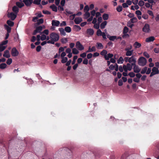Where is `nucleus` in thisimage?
<instances>
[{
  "label": "nucleus",
  "instance_id": "nucleus-56",
  "mask_svg": "<svg viewBox=\"0 0 159 159\" xmlns=\"http://www.w3.org/2000/svg\"><path fill=\"white\" fill-rule=\"evenodd\" d=\"M123 35L122 37L123 38H125L126 37H129V35L127 34V33H123Z\"/></svg>",
  "mask_w": 159,
  "mask_h": 159
},
{
  "label": "nucleus",
  "instance_id": "nucleus-1",
  "mask_svg": "<svg viewBox=\"0 0 159 159\" xmlns=\"http://www.w3.org/2000/svg\"><path fill=\"white\" fill-rule=\"evenodd\" d=\"M49 39L50 40H48L47 43H48L54 44L55 42L57 41L59 39L58 35L55 33H52L50 34Z\"/></svg>",
  "mask_w": 159,
  "mask_h": 159
},
{
  "label": "nucleus",
  "instance_id": "nucleus-37",
  "mask_svg": "<svg viewBox=\"0 0 159 159\" xmlns=\"http://www.w3.org/2000/svg\"><path fill=\"white\" fill-rule=\"evenodd\" d=\"M5 27L7 31V33H9L11 31V28L10 27H9V26H7V25H5Z\"/></svg>",
  "mask_w": 159,
  "mask_h": 159
},
{
  "label": "nucleus",
  "instance_id": "nucleus-51",
  "mask_svg": "<svg viewBox=\"0 0 159 159\" xmlns=\"http://www.w3.org/2000/svg\"><path fill=\"white\" fill-rule=\"evenodd\" d=\"M144 4V2L143 0H140L139 2V3H138L139 5L140 6H141V7L143 6Z\"/></svg>",
  "mask_w": 159,
  "mask_h": 159
},
{
  "label": "nucleus",
  "instance_id": "nucleus-26",
  "mask_svg": "<svg viewBox=\"0 0 159 159\" xmlns=\"http://www.w3.org/2000/svg\"><path fill=\"white\" fill-rule=\"evenodd\" d=\"M12 10L15 12V13L17 14L19 11V9L17 7L15 6L13 7L12 8Z\"/></svg>",
  "mask_w": 159,
  "mask_h": 159
},
{
  "label": "nucleus",
  "instance_id": "nucleus-20",
  "mask_svg": "<svg viewBox=\"0 0 159 159\" xmlns=\"http://www.w3.org/2000/svg\"><path fill=\"white\" fill-rule=\"evenodd\" d=\"M96 50V48L94 46H93L92 48H91V47H89L88 50L86 51V52H95Z\"/></svg>",
  "mask_w": 159,
  "mask_h": 159
},
{
  "label": "nucleus",
  "instance_id": "nucleus-9",
  "mask_svg": "<svg viewBox=\"0 0 159 159\" xmlns=\"http://www.w3.org/2000/svg\"><path fill=\"white\" fill-rule=\"evenodd\" d=\"M128 62L129 63H131L132 64V65H134L135 64L136 62V59L133 56H132L129 58L128 59Z\"/></svg>",
  "mask_w": 159,
  "mask_h": 159
},
{
  "label": "nucleus",
  "instance_id": "nucleus-4",
  "mask_svg": "<svg viewBox=\"0 0 159 159\" xmlns=\"http://www.w3.org/2000/svg\"><path fill=\"white\" fill-rule=\"evenodd\" d=\"M159 73V70H158V68L155 67H154L152 68V72L150 74V77H152L153 75H154L156 74H158Z\"/></svg>",
  "mask_w": 159,
  "mask_h": 159
},
{
  "label": "nucleus",
  "instance_id": "nucleus-30",
  "mask_svg": "<svg viewBox=\"0 0 159 159\" xmlns=\"http://www.w3.org/2000/svg\"><path fill=\"white\" fill-rule=\"evenodd\" d=\"M126 66H127L129 70L130 71L132 70V66H133L132 65V64H131L129 63H127Z\"/></svg>",
  "mask_w": 159,
  "mask_h": 159
},
{
  "label": "nucleus",
  "instance_id": "nucleus-34",
  "mask_svg": "<svg viewBox=\"0 0 159 159\" xmlns=\"http://www.w3.org/2000/svg\"><path fill=\"white\" fill-rule=\"evenodd\" d=\"M124 61V59L122 57H120L119 59L117 60V63L118 64L122 63Z\"/></svg>",
  "mask_w": 159,
  "mask_h": 159
},
{
  "label": "nucleus",
  "instance_id": "nucleus-64",
  "mask_svg": "<svg viewBox=\"0 0 159 159\" xmlns=\"http://www.w3.org/2000/svg\"><path fill=\"white\" fill-rule=\"evenodd\" d=\"M134 14L133 13H129V14L128 15V16L129 18H132L134 16Z\"/></svg>",
  "mask_w": 159,
  "mask_h": 159
},
{
  "label": "nucleus",
  "instance_id": "nucleus-8",
  "mask_svg": "<svg viewBox=\"0 0 159 159\" xmlns=\"http://www.w3.org/2000/svg\"><path fill=\"white\" fill-rule=\"evenodd\" d=\"M76 47L79 50H84V47L79 41H77L76 42Z\"/></svg>",
  "mask_w": 159,
  "mask_h": 159
},
{
  "label": "nucleus",
  "instance_id": "nucleus-61",
  "mask_svg": "<svg viewBox=\"0 0 159 159\" xmlns=\"http://www.w3.org/2000/svg\"><path fill=\"white\" fill-rule=\"evenodd\" d=\"M127 157V154L125 153L123 154L121 157V159H126Z\"/></svg>",
  "mask_w": 159,
  "mask_h": 159
},
{
  "label": "nucleus",
  "instance_id": "nucleus-24",
  "mask_svg": "<svg viewBox=\"0 0 159 159\" xmlns=\"http://www.w3.org/2000/svg\"><path fill=\"white\" fill-rule=\"evenodd\" d=\"M50 8H51L52 11L55 12L57 11V7L54 4H53L50 6Z\"/></svg>",
  "mask_w": 159,
  "mask_h": 159
},
{
  "label": "nucleus",
  "instance_id": "nucleus-16",
  "mask_svg": "<svg viewBox=\"0 0 159 159\" xmlns=\"http://www.w3.org/2000/svg\"><path fill=\"white\" fill-rule=\"evenodd\" d=\"M82 19L81 17H78L76 18L74 20V21L76 24H79L82 21Z\"/></svg>",
  "mask_w": 159,
  "mask_h": 159
},
{
  "label": "nucleus",
  "instance_id": "nucleus-31",
  "mask_svg": "<svg viewBox=\"0 0 159 159\" xmlns=\"http://www.w3.org/2000/svg\"><path fill=\"white\" fill-rule=\"evenodd\" d=\"M65 30L67 33H70L71 31V29L69 26H66L65 28Z\"/></svg>",
  "mask_w": 159,
  "mask_h": 159
},
{
  "label": "nucleus",
  "instance_id": "nucleus-10",
  "mask_svg": "<svg viewBox=\"0 0 159 159\" xmlns=\"http://www.w3.org/2000/svg\"><path fill=\"white\" fill-rule=\"evenodd\" d=\"M16 14L15 13H13L12 12L8 13V16L10 18L11 20H14L15 19L16 17Z\"/></svg>",
  "mask_w": 159,
  "mask_h": 159
},
{
  "label": "nucleus",
  "instance_id": "nucleus-44",
  "mask_svg": "<svg viewBox=\"0 0 159 159\" xmlns=\"http://www.w3.org/2000/svg\"><path fill=\"white\" fill-rule=\"evenodd\" d=\"M129 29L126 26H125L123 29V33H127V32L129 31Z\"/></svg>",
  "mask_w": 159,
  "mask_h": 159
},
{
  "label": "nucleus",
  "instance_id": "nucleus-35",
  "mask_svg": "<svg viewBox=\"0 0 159 159\" xmlns=\"http://www.w3.org/2000/svg\"><path fill=\"white\" fill-rule=\"evenodd\" d=\"M147 70V67H144L142 70L141 71V73L142 74H144L145 73Z\"/></svg>",
  "mask_w": 159,
  "mask_h": 159
},
{
  "label": "nucleus",
  "instance_id": "nucleus-18",
  "mask_svg": "<svg viewBox=\"0 0 159 159\" xmlns=\"http://www.w3.org/2000/svg\"><path fill=\"white\" fill-rule=\"evenodd\" d=\"M40 39L42 41H43L46 39L48 40L49 39V37L48 36H47L45 34H43L41 36Z\"/></svg>",
  "mask_w": 159,
  "mask_h": 159
},
{
  "label": "nucleus",
  "instance_id": "nucleus-41",
  "mask_svg": "<svg viewBox=\"0 0 159 159\" xmlns=\"http://www.w3.org/2000/svg\"><path fill=\"white\" fill-rule=\"evenodd\" d=\"M103 33L100 30L98 29L97 32V35L98 36H102Z\"/></svg>",
  "mask_w": 159,
  "mask_h": 159
},
{
  "label": "nucleus",
  "instance_id": "nucleus-28",
  "mask_svg": "<svg viewBox=\"0 0 159 159\" xmlns=\"http://www.w3.org/2000/svg\"><path fill=\"white\" fill-rule=\"evenodd\" d=\"M129 21H130V22L132 23H134L136 22L138 20L136 17H134L131 18Z\"/></svg>",
  "mask_w": 159,
  "mask_h": 159
},
{
  "label": "nucleus",
  "instance_id": "nucleus-3",
  "mask_svg": "<svg viewBox=\"0 0 159 159\" xmlns=\"http://www.w3.org/2000/svg\"><path fill=\"white\" fill-rule=\"evenodd\" d=\"M100 54L103 56L106 60H108L109 59V53H108L107 51L106 50H103L101 52Z\"/></svg>",
  "mask_w": 159,
  "mask_h": 159
},
{
  "label": "nucleus",
  "instance_id": "nucleus-45",
  "mask_svg": "<svg viewBox=\"0 0 159 159\" xmlns=\"http://www.w3.org/2000/svg\"><path fill=\"white\" fill-rule=\"evenodd\" d=\"M85 13L84 16L85 18H87L90 16V13L88 12H85Z\"/></svg>",
  "mask_w": 159,
  "mask_h": 159
},
{
  "label": "nucleus",
  "instance_id": "nucleus-46",
  "mask_svg": "<svg viewBox=\"0 0 159 159\" xmlns=\"http://www.w3.org/2000/svg\"><path fill=\"white\" fill-rule=\"evenodd\" d=\"M89 8L88 5H86L85 6L84 11V12H88L89 10Z\"/></svg>",
  "mask_w": 159,
  "mask_h": 159
},
{
  "label": "nucleus",
  "instance_id": "nucleus-19",
  "mask_svg": "<svg viewBox=\"0 0 159 159\" xmlns=\"http://www.w3.org/2000/svg\"><path fill=\"white\" fill-rule=\"evenodd\" d=\"M60 23V22L58 20H52V24L53 26H57L59 25Z\"/></svg>",
  "mask_w": 159,
  "mask_h": 159
},
{
  "label": "nucleus",
  "instance_id": "nucleus-60",
  "mask_svg": "<svg viewBox=\"0 0 159 159\" xmlns=\"http://www.w3.org/2000/svg\"><path fill=\"white\" fill-rule=\"evenodd\" d=\"M91 14V15L93 17V16H94L96 15V11L95 10H93L92 11H91L90 12Z\"/></svg>",
  "mask_w": 159,
  "mask_h": 159
},
{
  "label": "nucleus",
  "instance_id": "nucleus-63",
  "mask_svg": "<svg viewBox=\"0 0 159 159\" xmlns=\"http://www.w3.org/2000/svg\"><path fill=\"white\" fill-rule=\"evenodd\" d=\"M75 16L76 15L75 14L70 15L69 17L70 20H74Z\"/></svg>",
  "mask_w": 159,
  "mask_h": 159
},
{
  "label": "nucleus",
  "instance_id": "nucleus-14",
  "mask_svg": "<svg viewBox=\"0 0 159 159\" xmlns=\"http://www.w3.org/2000/svg\"><path fill=\"white\" fill-rule=\"evenodd\" d=\"M131 49V48L130 49L128 48H125V50L127 51L126 53V55L127 56H130L132 54L133 51V50L130 51L129 50V49Z\"/></svg>",
  "mask_w": 159,
  "mask_h": 159
},
{
  "label": "nucleus",
  "instance_id": "nucleus-11",
  "mask_svg": "<svg viewBox=\"0 0 159 159\" xmlns=\"http://www.w3.org/2000/svg\"><path fill=\"white\" fill-rule=\"evenodd\" d=\"M133 66H134L133 69L134 72L138 73L140 71L141 69L139 68V67L138 66L136 65V63L134 65H133Z\"/></svg>",
  "mask_w": 159,
  "mask_h": 159
},
{
  "label": "nucleus",
  "instance_id": "nucleus-49",
  "mask_svg": "<svg viewBox=\"0 0 159 159\" xmlns=\"http://www.w3.org/2000/svg\"><path fill=\"white\" fill-rule=\"evenodd\" d=\"M78 57L77 56H75L74 57L73 60L72 62V64L74 65L75 64L76 60L77 59Z\"/></svg>",
  "mask_w": 159,
  "mask_h": 159
},
{
  "label": "nucleus",
  "instance_id": "nucleus-48",
  "mask_svg": "<svg viewBox=\"0 0 159 159\" xmlns=\"http://www.w3.org/2000/svg\"><path fill=\"white\" fill-rule=\"evenodd\" d=\"M128 75L131 78L134 77L135 75V74L133 72H129Z\"/></svg>",
  "mask_w": 159,
  "mask_h": 159
},
{
  "label": "nucleus",
  "instance_id": "nucleus-27",
  "mask_svg": "<svg viewBox=\"0 0 159 159\" xmlns=\"http://www.w3.org/2000/svg\"><path fill=\"white\" fill-rule=\"evenodd\" d=\"M59 31H60L61 34V35H63L64 36L66 35V33L64 29L63 28H61L59 29Z\"/></svg>",
  "mask_w": 159,
  "mask_h": 159
},
{
  "label": "nucleus",
  "instance_id": "nucleus-57",
  "mask_svg": "<svg viewBox=\"0 0 159 159\" xmlns=\"http://www.w3.org/2000/svg\"><path fill=\"white\" fill-rule=\"evenodd\" d=\"M142 17L143 19L145 20L147 19L148 17V15L147 14H143Z\"/></svg>",
  "mask_w": 159,
  "mask_h": 159
},
{
  "label": "nucleus",
  "instance_id": "nucleus-25",
  "mask_svg": "<svg viewBox=\"0 0 159 159\" xmlns=\"http://www.w3.org/2000/svg\"><path fill=\"white\" fill-rule=\"evenodd\" d=\"M107 24V22L104 21L102 22L100 25V28L101 29H104Z\"/></svg>",
  "mask_w": 159,
  "mask_h": 159
},
{
  "label": "nucleus",
  "instance_id": "nucleus-54",
  "mask_svg": "<svg viewBox=\"0 0 159 159\" xmlns=\"http://www.w3.org/2000/svg\"><path fill=\"white\" fill-rule=\"evenodd\" d=\"M67 41V39L66 38H64L61 39V42L63 43H66Z\"/></svg>",
  "mask_w": 159,
  "mask_h": 159
},
{
  "label": "nucleus",
  "instance_id": "nucleus-39",
  "mask_svg": "<svg viewBox=\"0 0 159 159\" xmlns=\"http://www.w3.org/2000/svg\"><path fill=\"white\" fill-rule=\"evenodd\" d=\"M94 24L93 27L95 29L98 30L100 27V24L97 23Z\"/></svg>",
  "mask_w": 159,
  "mask_h": 159
},
{
  "label": "nucleus",
  "instance_id": "nucleus-29",
  "mask_svg": "<svg viewBox=\"0 0 159 159\" xmlns=\"http://www.w3.org/2000/svg\"><path fill=\"white\" fill-rule=\"evenodd\" d=\"M74 28L75 30L77 31H80L81 29L80 27L77 25H74Z\"/></svg>",
  "mask_w": 159,
  "mask_h": 159
},
{
  "label": "nucleus",
  "instance_id": "nucleus-58",
  "mask_svg": "<svg viewBox=\"0 0 159 159\" xmlns=\"http://www.w3.org/2000/svg\"><path fill=\"white\" fill-rule=\"evenodd\" d=\"M143 55L147 58L149 57V55L146 52H144L143 53Z\"/></svg>",
  "mask_w": 159,
  "mask_h": 159
},
{
  "label": "nucleus",
  "instance_id": "nucleus-17",
  "mask_svg": "<svg viewBox=\"0 0 159 159\" xmlns=\"http://www.w3.org/2000/svg\"><path fill=\"white\" fill-rule=\"evenodd\" d=\"M155 38L153 36H150L149 37L147 38L146 39V42H150L154 41Z\"/></svg>",
  "mask_w": 159,
  "mask_h": 159
},
{
  "label": "nucleus",
  "instance_id": "nucleus-47",
  "mask_svg": "<svg viewBox=\"0 0 159 159\" xmlns=\"http://www.w3.org/2000/svg\"><path fill=\"white\" fill-rule=\"evenodd\" d=\"M116 39H117V37L116 36H110V40L113 41Z\"/></svg>",
  "mask_w": 159,
  "mask_h": 159
},
{
  "label": "nucleus",
  "instance_id": "nucleus-22",
  "mask_svg": "<svg viewBox=\"0 0 159 159\" xmlns=\"http://www.w3.org/2000/svg\"><path fill=\"white\" fill-rule=\"evenodd\" d=\"M134 46L135 48H139L141 46V45L137 42H135L134 44Z\"/></svg>",
  "mask_w": 159,
  "mask_h": 159
},
{
  "label": "nucleus",
  "instance_id": "nucleus-32",
  "mask_svg": "<svg viewBox=\"0 0 159 159\" xmlns=\"http://www.w3.org/2000/svg\"><path fill=\"white\" fill-rule=\"evenodd\" d=\"M72 53L74 54H77L79 53V51L76 48H74L72 49Z\"/></svg>",
  "mask_w": 159,
  "mask_h": 159
},
{
  "label": "nucleus",
  "instance_id": "nucleus-7",
  "mask_svg": "<svg viewBox=\"0 0 159 159\" xmlns=\"http://www.w3.org/2000/svg\"><path fill=\"white\" fill-rule=\"evenodd\" d=\"M11 54L12 56L16 57L18 55L19 52L15 48H14L11 50Z\"/></svg>",
  "mask_w": 159,
  "mask_h": 159
},
{
  "label": "nucleus",
  "instance_id": "nucleus-62",
  "mask_svg": "<svg viewBox=\"0 0 159 159\" xmlns=\"http://www.w3.org/2000/svg\"><path fill=\"white\" fill-rule=\"evenodd\" d=\"M154 52L157 53H159V48H156L154 49Z\"/></svg>",
  "mask_w": 159,
  "mask_h": 159
},
{
  "label": "nucleus",
  "instance_id": "nucleus-5",
  "mask_svg": "<svg viewBox=\"0 0 159 159\" xmlns=\"http://www.w3.org/2000/svg\"><path fill=\"white\" fill-rule=\"evenodd\" d=\"M150 30V25L146 23L142 28V31L145 33H148Z\"/></svg>",
  "mask_w": 159,
  "mask_h": 159
},
{
  "label": "nucleus",
  "instance_id": "nucleus-43",
  "mask_svg": "<svg viewBox=\"0 0 159 159\" xmlns=\"http://www.w3.org/2000/svg\"><path fill=\"white\" fill-rule=\"evenodd\" d=\"M102 17L104 20H107L108 18V15L106 14H104L102 16Z\"/></svg>",
  "mask_w": 159,
  "mask_h": 159
},
{
  "label": "nucleus",
  "instance_id": "nucleus-6",
  "mask_svg": "<svg viewBox=\"0 0 159 159\" xmlns=\"http://www.w3.org/2000/svg\"><path fill=\"white\" fill-rule=\"evenodd\" d=\"M45 27L44 25H43L38 27L33 32V34L35 35L37 33H40L43 29H45Z\"/></svg>",
  "mask_w": 159,
  "mask_h": 159
},
{
  "label": "nucleus",
  "instance_id": "nucleus-21",
  "mask_svg": "<svg viewBox=\"0 0 159 159\" xmlns=\"http://www.w3.org/2000/svg\"><path fill=\"white\" fill-rule=\"evenodd\" d=\"M96 44V47L98 49H101L103 48V46L101 43H97Z\"/></svg>",
  "mask_w": 159,
  "mask_h": 159
},
{
  "label": "nucleus",
  "instance_id": "nucleus-23",
  "mask_svg": "<svg viewBox=\"0 0 159 159\" xmlns=\"http://www.w3.org/2000/svg\"><path fill=\"white\" fill-rule=\"evenodd\" d=\"M16 5L19 7L21 8L24 6V4L23 2H16Z\"/></svg>",
  "mask_w": 159,
  "mask_h": 159
},
{
  "label": "nucleus",
  "instance_id": "nucleus-33",
  "mask_svg": "<svg viewBox=\"0 0 159 159\" xmlns=\"http://www.w3.org/2000/svg\"><path fill=\"white\" fill-rule=\"evenodd\" d=\"M122 7L120 5L118 6L116 9L117 11L119 12L121 11L122 10Z\"/></svg>",
  "mask_w": 159,
  "mask_h": 159
},
{
  "label": "nucleus",
  "instance_id": "nucleus-42",
  "mask_svg": "<svg viewBox=\"0 0 159 159\" xmlns=\"http://www.w3.org/2000/svg\"><path fill=\"white\" fill-rule=\"evenodd\" d=\"M7 23L11 26H12L14 25V22L10 20H8L7 21Z\"/></svg>",
  "mask_w": 159,
  "mask_h": 159
},
{
  "label": "nucleus",
  "instance_id": "nucleus-13",
  "mask_svg": "<svg viewBox=\"0 0 159 159\" xmlns=\"http://www.w3.org/2000/svg\"><path fill=\"white\" fill-rule=\"evenodd\" d=\"M23 2L27 6H30L33 2V0H23Z\"/></svg>",
  "mask_w": 159,
  "mask_h": 159
},
{
  "label": "nucleus",
  "instance_id": "nucleus-55",
  "mask_svg": "<svg viewBox=\"0 0 159 159\" xmlns=\"http://www.w3.org/2000/svg\"><path fill=\"white\" fill-rule=\"evenodd\" d=\"M41 1V0H34L33 2L34 4L39 5L40 4Z\"/></svg>",
  "mask_w": 159,
  "mask_h": 159
},
{
  "label": "nucleus",
  "instance_id": "nucleus-2",
  "mask_svg": "<svg viewBox=\"0 0 159 159\" xmlns=\"http://www.w3.org/2000/svg\"><path fill=\"white\" fill-rule=\"evenodd\" d=\"M147 62L146 59L143 57H141L138 59V64L141 66H145Z\"/></svg>",
  "mask_w": 159,
  "mask_h": 159
},
{
  "label": "nucleus",
  "instance_id": "nucleus-52",
  "mask_svg": "<svg viewBox=\"0 0 159 159\" xmlns=\"http://www.w3.org/2000/svg\"><path fill=\"white\" fill-rule=\"evenodd\" d=\"M12 62V60L11 58H8L7 61V63L8 65H10Z\"/></svg>",
  "mask_w": 159,
  "mask_h": 159
},
{
  "label": "nucleus",
  "instance_id": "nucleus-38",
  "mask_svg": "<svg viewBox=\"0 0 159 159\" xmlns=\"http://www.w3.org/2000/svg\"><path fill=\"white\" fill-rule=\"evenodd\" d=\"M6 48V46L0 44V51L2 52L4 51Z\"/></svg>",
  "mask_w": 159,
  "mask_h": 159
},
{
  "label": "nucleus",
  "instance_id": "nucleus-12",
  "mask_svg": "<svg viewBox=\"0 0 159 159\" xmlns=\"http://www.w3.org/2000/svg\"><path fill=\"white\" fill-rule=\"evenodd\" d=\"M94 33L93 30L91 28L88 29L87 30L86 33L89 36H92Z\"/></svg>",
  "mask_w": 159,
  "mask_h": 159
},
{
  "label": "nucleus",
  "instance_id": "nucleus-36",
  "mask_svg": "<svg viewBox=\"0 0 159 159\" xmlns=\"http://www.w3.org/2000/svg\"><path fill=\"white\" fill-rule=\"evenodd\" d=\"M7 65L6 63H2L0 65V68L4 69L6 68Z\"/></svg>",
  "mask_w": 159,
  "mask_h": 159
},
{
  "label": "nucleus",
  "instance_id": "nucleus-40",
  "mask_svg": "<svg viewBox=\"0 0 159 159\" xmlns=\"http://www.w3.org/2000/svg\"><path fill=\"white\" fill-rule=\"evenodd\" d=\"M61 62L63 63H65L67 61L68 59L67 57L61 58Z\"/></svg>",
  "mask_w": 159,
  "mask_h": 159
},
{
  "label": "nucleus",
  "instance_id": "nucleus-53",
  "mask_svg": "<svg viewBox=\"0 0 159 159\" xmlns=\"http://www.w3.org/2000/svg\"><path fill=\"white\" fill-rule=\"evenodd\" d=\"M43 22V19H40L37 20V24L38 25H39L42 24Z\"/></svg>",
  "mask_w": 159,
  "mask_h": 159
},
{
  "label": "nucleus",
  "instance_id": "nucleus-59",
  "mask_svg": "<svg viewBox=\"0 0 159 159\" xmlns=\"http://www.w3.org/2000/svg\"><path fill=\"white\" fill-rule=\"evenodd\" d=\"M97 20L98 21V23L100 24V23L102 22V20L101 17L99 16Z\"/></svg>",
  "mask_w": 159,
  "mask_h": 159
},
{
  "label": "nucleus",
  "instance_id": "nucleus-50",
  "mask_svg": "<svg viewBox=\"0 0 159 159\" xmlns=\"http://www.w3.org/2000/svg\"><path fill=\"white\" fill-rule=\"evenodd\" d=\"M132 23L130 22V21H129L127 23V25L128 26L132 28L134 26V24H131Z\"/></svg>",
  "mask_w": 159,
  "mask_h": 159
},
{
  "label": "nucleus",
  "instance_id": "nucleus-15",
  "mask_svg": "<svg viewBox=\"0 0 159 159\" xmlns=\"http://www.w3.org/2000/svg\"><path fill=\"white\" fill-rule=\"evenodd\" d=\"M3 56L7 58H9L10 57V55L9 51L6 50L4 52Z\"/></svg>",
  "mask_w": 159,
  "mask_h": 159
}]
</instances>
